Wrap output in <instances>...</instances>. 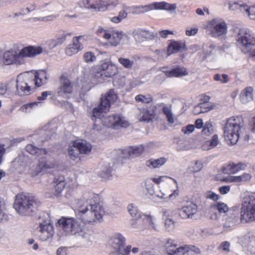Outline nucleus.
I'll use <instances>...</instances> for the list:
<instances>
[{
    "label": "nucleus",
    "instance_id": "obj_6",
    "mask_svg": "<svg viewBox=\"0 0 255 255\" xmlns=\"http://www.w3.org/2000/svg\"><path fill=\"white\" fill-rule=\"evenodd\" d=\"M238 45L245 54L249 53L251 56L255 57V38L247 30H240L237 39Z\"/></svg>",
    "mask_w": 255,
    "mask_h": 255
},
{
    "label": "nucleus",
    "instance_id": "obj_2",
    "mask_svg": "<svg viewBox=\"0 0 255 255\" xmlns=\"http://www.w3.org/2000/svg\"><path fill=\"white\" fill-rule=\"evenodd\" d=\"M224 131L225 139L232 144H236L239 139L245 141L249 139V135L245 130L241 117H232L228 119L224 127Z\"/></svg>",
    "mask_w": 255,
    "mask_h": 255
},
{
    "label": "nucleus",
    "instance_id": "obj_15",
    "mask_svg": "<svg viewBox=\"0 0 255 255\" xmlns=\"http://www.w3.org/2000/svg\"><path fill=\"white\" fill-rule=\"evenodd\" d=\"M73 90L72 84L70 80L64 75H61L60 79V85L57 89V95L64 97L71 94Z\"/></svg>",
    "mask_w": 255,
    "mask_h": 255
},
{
    "label": "nucleus",
    "instance_id": "obj_1",
    "mask_svg": "<svg viewBox=\"0 0 255 255\" xmlns=\"http://www.w3.org/2000/svg\"><path fill=\"white\" fill-rule=\"evenodd\" d=\"M98 199V194L90 191L85 192L77 203L79 219L63 217L58 221L56 226L69 234L75 236L85 244H90L93 236L85 224L101 219L106 212L104 205L96 202Z\"/></svg>",
    "mask_w": 255,
    "mask_h": 255
},
{
    "label": "nucleus",
    "instance_id": "obj_18",
    "mask_svg": "<svg viewBox=\"0 0 255 255\" xmlns=\"http://www.w3.org/2000/svg\"><path fill=\"white\" fill-rule=\"evenodd\" d=\"M180 215L182 218L192 219L194 215L200 210L198 206L194 203H190L179 210Z\"/></svg>",
    "mask_w": 255,
    "mask_h": 255
},
{
    "label": "nucleus",
    "instance_id": "obj_53",
    "mask_svg": "<svg viewBox=\"0 0 255 255\" xmlns=\"http://www.w3.org/2000/svg\"><path fill=\"white\" fill-rule=\"evenodd\" d=\"M119 4V0H108L106 6V11L111 10L115 8Z\"/></svg>",
    "mask_w": 255,
    "mask_h": 255
},
{
    "label": "nucleus",
    "instance_id": "obj_35",
    "mask_svg": "<svg viewBox=\"0 0 255 255\" xmlns=\"http://www.w3.org/2000/svg\"><path fill=\"white\" fill-rule=\"evenodd\" d=\"M166 161L164 157H161L157 159H150L146 161V165L152 168H158L163 165Z\"/></svg>",
    "mask_w": 255,
    "mask_h": 255
},
{
    "label": "nucleus",
    "instance_id": "obj_45",
    "mask_svg": "<svg viewBox=\"0 0 255 255\" xmlns=\"http://www.w3.org/2000/svg\"><path fill=\"white\" fill-rule=\"evenodd\" d=\"M47 3H45L42 4L41 5L39 6L37 3L35 2L30 3L27 5L25 10L26 11V13L31 12L37 9H40L42 7H44L47 6Z\"/></svg>",
    "mask_w": 255,
    "mask_h": 255
},
{
    "label": "nucleus",
    "instance_id": "obj_40",
    "mask_svg": "<svg viewBox=\"0 0 255 255\" xmlns=\"http://www.w3.org/2000/svg\"><path fill=\"white\" fill-rule=\"evenodd\" d=\"M135 100L137 102H141L144 104H149L152 102L153 97L150 94L143 95H138L135 97Z\"/></svg>",
    "mask_w": 255,
    "mask_h": 255
},
{
    "label": "nucleus",
    "instance_id": "obj_23",
    "mask_svg": "<svg viewBox=\"0 0 255 255\" xmlns=\"http://www.w3.org/2000/svg\"><path fill=\"white\" fill-rule=\"evenodd\" d=\"M32 74V78L34 81V85L36 87H40L45 84L49 78V76L44 71H41L39 73L31 72Z\"/></svg>",
    "mask_w": 255,
    "mask_h": 255
},
{
    "label": "nucleus",
    "instance_id": "obj_60",
    "mask_svg": "<svg viewBox=\"0 0 255 255\" xmlns=\"http://www.w3.org/2000/svg\"><path fill=\"white\" fill-rule=\"evenodd\" d=\"M203 168V164L201 161H196L194 166L192 167L193 172H198L200 171Z\"/></svg>",
    "mask_w": 255,
    "mask_h": 255
},
{
    "label": "nucleus",
    "instance_id": "obj_63",
    "mask_svg": "<svg viewBox=\"0 0 255 255\" xmlns=\"http://www.w3.org/2000/svg\"><path fill=\"white\" fill-rule=\"evenodd\" d=\"M52 92L50 91H45L41 93V95L37 97V99L39 101L44 100L46 99L48 95H51Z\"/></svg>",
    "mask_w": 255,
    "mask_h": 255
},
{
    "label": "nucleus",
    "instance_id": "obj_19",
    "mask_svg": "<svg viewBox=\"0 0 255 255\" xmlns=\"http://www.w3.org/2000/svg\"><path fill=\"white\" fill-rule=\"evenodd\" d=\"M42 52V49L40 47L29 46L21 49L20 51V55L25 61L26 57L31 58L40 54Z\"/></svg>",
    "mask_w": 255,
    "mask_h": 255
},
{
    "label": "nucleus",
    "instance_id": "obj_38",
    "mask_svg": "<svg viewBox=\"0 0 255 255\" xmlns=\"http://www.w3.org/2000/svg\"><path fill=\"white\" fill-rule=\"evenodd\" d=\"M96 0H81L79 4L81 7L85 8L88 10H94L96 11Z\"/></svg>",
    "mask_w": 255,
    "mask_h": 255
},
{
    "label": "nucleus",
    "instance_id": "obj_56",
    "mask_svg": "<svg viewBox=\"0 0 255 255\" xmlns=\"http://www.w3.org/2000/svg\"><path fill=\"white\" fill-rule=\"evenodd\" d=\"M83 58L85 61L87 63L94 62L96 59L94 54L91 52L85 53L84 55Z\"/></svg>",
    "mask_w": 255,
    "mask_h": 255
},
{
    "label": "nucleus",
    "instance_id": "obj_59",
    "mask_svg": "<svg viewBox=\"0 0 255 255\" xmlns=\"http://www.w3.org/2000/svg\"><path fill=\"white\" fill-rule=\"evenodd\" d=\"M195 129V127L193 125H189L182 128V131L185 134H190L192 133Z\"/></svg>",
    "mask_w": 255,
    "mask_h": 255
},
{
    "label": "nucleus",
    "instance_id": "obj_30",
    "mask_svg": "<svg viewBox=\"0 0 255 255\" xmlns=\"http://www.w3.org/2000/svg\"><path fill=\"white\" fill-rule=\"evenodd\" d=\"M74 142V145L78 148L81 154H87L90 152L92 146L90 143L85 140L75 141Z\"/></svg>",
    "mask_w": 255,
    "mask_h": 255
},
{
    "label": "nucleus",
    "instance_id": "obj_9",
    "mask_svg": "<svg viewBox=\"0 0 255 255\" xmlns=\"http://www.w3.org/2000/svg\"><path fill=\"white\" fill-rule=\"evenodd\" d=\"M126 239L121 234L117 233L114 235L111 238L109 244L115 250L116 255H129L130 252L131 246H128L124 248Z\"/></svg>",
    "mask_w": 255,
    "mask_h": 255
},
{
    "label": "nucleus",
    "instance_id": "obj_5",
    "mask_svg": "<svg viewBox=\"0 0 255 255\" xmlns=\"http://www.w3.org/2000/svg\"><path fill=\"white\" fill-rule=\"evenodd\" d=\"M118 99V95L114 89H110L107 94L101 98L98 107L94 108L92 119L93 120L101 119L103 113L109 111L111 103H114Z\"/></svg>",
    "mask_w": 255,
    "mask_h": 255
},
{
    "label": "nucleus",
    "instance_id": "obj_4",
    "mask_svg": "<svg viewBox=\"0 0 255 255\" xmlns=\"http://www.w3.org/2000/svg\"><path fill=\"white\" fill-rule=\"evenodd\" d=\"M128 209L130 215L136 219L132 221L131 226L133 228L141 230H144L147 228V226L145 223L142 222H146L148 223L149 228H151L156 231H159L160 228L154 223L152 217L150 215H144L145 218L142 220L138 219L141 217V215L137 207L131 204L128 206Z\"/></svg>",
    "mask_w": 255,
    "mask_h": 255
},
{
    "label": "nucleus",
    "instance_id": "obj_49",
    "mask_svg": "<svg viewBox=\"0 0 255 255\" xmlns=\"http://www.w3.org/2000/svg\"><path fill=\"white\" fill-rule=\"evenodd\" d=\"M71 34L68 33L67 34H62L60 37L51 41V45L53 47H55L58 45L62 44L66 40L67 36H71Z\"/></svg>",
    "mask_w": 255,
    "mask_h": 255
},
{
    "label": "nucleus",
    "instance_id": "obj_64",
    "mask_svg": "<svg viewBox=\"0 0 255 255\" xmlns=\"http://www.w3.org/2000/svg\"><path fill=\"white\" fill-rule=\"evenodd\" d=\"M67 249L66 247H61L59 248L57 250V255H67Z\"/></svg>",
    "mask_w": 255,
    "mask_h": 255
},
{
    "label": "nucleus",
    "instance_id": "obj_48",
    "mask_svg": "<svg viewBox=\"0 0 255 255\" xmlns=\"http://www.w3.org/2000/svg\"><path fill=\"white\" fill-rule=\"evenodd\" d=\"M108 0H96V11H106V6Z\"/></svg>",
    "mask_w": 255,
    "mask_h": 255
},
{
    "label": "nucleus",
    "instance_id": "obj_8",
    "mask_svg": "<svg viewBox=\"0 0 255 255\" xmlns=\"http://www.w3.org/2000/svg\"><path fill=\"white\" fill-rule=\"evenodd\" d=\"M30 72L20 74L16 79V93L20 96L28 95L33 90L32 85H34V81Z\"/></svg>",
    "mask_w": 255,
    "mask_h": 255
},
{
    "label": "nucleus",
    "instance_id": "obj_58",
    "mask_svg": "<svg viewBox=\"0 0 255 255\" xmlns=\"http://www.w3.org/2000/svg\"><path fill=\"white\" fill-rule=\"evenodd\" d=\"M206 197L208 199H210L214 201H216L219 199V196L216 193L210 191L206 193Z\"/></svg>",
    "mask_w": 255,
    "mask_h": 255
},
{
    "label": "nucleus",
    "instance_id": "obj_61",
    "mask_svg": "<svg viewBox=\"0 0 255 255\" xmlns=\"http://www.w3.org/2000/svg\"><path fill=\"white\" fill-rule=\"evenodd\" d=\"M146 190L147 191H148V192L151 194V195H153V194H155V196L159 198H161V199H166L167 197H165V196L166 195L164 193H156L154 192V191L153 190V189H149V188H146Z\"/></svg>",
    "mask_w": 255,
    "mask_h": 255
},
{
    "label": "nucleus",
    "instance_id": "obj_44",
    "mask_svg": "<svg viewBox=\"0 0 255 255\" xmlns=\"http://www.w3.org/2000/svg\"><path fill=\"white\" fill-rule=\"evenodd\" d=\"M175 221L171 218H166L164 221V227L166 231L171 232L175 228Z\"/></svg>",
    "mask_w": 255,
    "mask_h": 255
},
{
    "label": "nucleus",
    "instance_id": "obj_29",
    "mask_svg": "<svg viewBox=\"0 0 255 255\" xmlns=\"http://www.w3.org/2000/svg\"><path fill=\"white\" fill-rule=\"evenodd\" d=\"M26 150L30 154L40 157L41 155H45L47 151L45 148H38L32 144H27L25 147Z\"/></svg>",
    "mask_w": 255,
    "mask_h": 255
},
{
    "label": "nucleus",
    "instance_id": "obj_46",
    "mask_svg": "<svg viewBox=\"0 0 255 255\" xmlns=\"http://www.w3.org/2000/svg\"><path fill=\"white\" fill-rule=\"evenodd\" d=\"M231 244L228 241L222 242L218 247V249L222 253L228 254L230 251Z\"/></svg>",
    "mask_w": 255,
    "mask_h": 255
},
{
    "label": "nucleus",
    "instance_id": "obj_7",
    "mask_svg": "<svg viewBox=\"0 0 255 255\" xmlns=\"http://www.w3.org/2000/svg\"><path fill=\"white\" fill-rule=\"evenodd\" d=\"M241 219L245 222L255 221V193L246 196L243 199Z\"/></svg>",
    "mask_w": 255,
    "mask_h": 255
},
{
    "label": "nucleus",
    "instance_id": "obj_17",
    "mask_svg": "<svg viewBox=\"0 0 255 255\" xmlns=\"http://www.w3.org/2000/svg\"><path fill=\"white\" fill-rule=\"evenodd\" d=\"M3 62L5 65L15 64L21 65L24 63V61L20 57V53L11 50L5 52L3 54Z\"/></svg>",
    "mask_w": 255,
    "mask_h": 255
},
{
    "label": "nucleus",
    "instance_id": "obj_14",
    "mask_svg": "<svg viewBox=\"0 0 255 255\" xmlns=\"http://www.w3.org/2000/svg\"><path fill=\"white\" fill-rule=\"evenodd\" d=\"M84 36L73 37L72 44H69L65 49L66 54L70 56L82 50L84 48Z\"/></svg>",
    "mask_w": 255,
    "mask_h": 255
},
{
    "label": "nucleus",
    "instance_id": "obj_47",
    "mask_svg": "<svg viewBox=\"0 0 255 255\" xmlns=\"http://www.w3.org/2000/svg\"><path fill=\"white\" fill-rule=\"evenodd\" d=\"M214 131L213 127L210 122H206L203 127L202 133L205 136H209Z\"/></svg>",
    "mask_w": 255,
    "mask_h": 255
},
{
    "label": "nucleus",
    "instance_id": "obj_26",
    "mask_svg": "<svg viewBox=\"0 0 255 255\" xmlns=\"http://www.w3.org/2000/svg\"><path fill=\"white\" fill-rule=\"evenodd\" d=\"M143 150V147L140 145L137 146L129 147L124 150V153L126 154V157L133 158L140 155Z\"/></svg>",
    "mask_w": 255,
    "mask_h": 255
},
{
    "label": "nucleus",
    "instance_id": "obj_51",
    "mask_svg": "<svg viewBox=\"0 0 255 255\" xmlns=\"http://www.w3.org/2000/svg\"><path fill=\"white\" fill-rule=\"evenodd\" d=\"M214 80L216 81H220L222 83H227L229 81L228 75L227 74H223L220 75L219 74H216L214 76Z\"/></svg>",
    "mask_w": 255,
    "mask_h": 255
},
{
    "label": "nucleus",
    "instance_id": "obj_54",
    "mask_svg": "<svg viewBox=\"0 0 255 255\" xmlns=\"http://www.w3.org/2000/svg\"><path fill=\"white\" fill-rule=\"evenodd\" d=\"M210 104L208 102H204L203 103L200 104L199 106L196 108H200V113H206L213 108V107L211 105L210 106Z\"/></svg>",
    "mask_w": 255,
    "mask_h": 255
},
{
    "label": "nucleus",
    "instance_id": "obj_50",
    "mask_svg": "<svg viewBox=\"0 0 255 255\" xmlns=\"http://www.w3.org/2000/svg\"><path fill=\"white\" fill-rule=\"evenodd\" d=\"M163 112L166 115L168 122L170 124H173L174 120L171 109L168 107H164L163 108Z\"/></svg>",
    "mask_w": 255,
    "mask_h": 255
},
{
    "label": "nucleus",
    "instance_id": "obj_12",
    "mask_svg": "<svg viewBox=\"0 0 255 255\" xmlns=\"http://www.w3.org/2000/svg\"><path fill=\"white\" fill-rule=\"evenodd\" d=\"M38 229L39 236L42 241H46L51 238L54 235V228L49 218L39 223Z\"/></svg>",
    "mask_w": 255,
    "mask_h": 255
},
{
    "label": "nucleus",
    "instance_id": "obj_3",
    "mask_svg": "<svg viewBox=\"0 0 255 255\" xmlns=\"http://www.w3.org/2000/svg\"><path fill=\"white\" fill-rule=\"evenodd\" d=\"M38 207L34 197L24 193L18 194L15 198L13 207L21 216H31Z\"/></svg>",
    "mask_w": 255,
    "mask_h": 255
},
{
    "label": "nucleus",
    "instance_id": "obj_28",
    "mask_svg": "<svg viewBox=\"0 0 255 255\" xmlns=\"http://www.w3.org/2000/svg\"><path fill=\"white\" fill-rule=\"evenodd\" d=\"M185 43L182 41H171L168 47V55L185 48Z\"/></svg>",
    "mask_w": 255,
    "mask_h": 255
},
{
    "label": "nucleus",
    "instance_id": "obj_10",
    "mask_svg": "<svg viewBox=\"0 0 255 255\" xmlns=\"http://www.w3.org/2000/svg\"><path fill=\"white\" fill-rule=\"evenodd\" d=\"M224 220L223 229L227 232L232 230L236 225L245 222V220L241 219V211L238 210H230L226 214Z\"/></svg>",
    "mask_w": 255,
    "mask_h": 255
},
{
    "label": "nucleus",
    "instance_id": "obj_55",
    "mask_svg": "<svg viewBox=\"0 0 255 255\" xmlns=\"http://www.w3.org/2000/svg\"><path fill=\"white\" fill-rule=\"evenodd\" d=\"M119 63L126 68H131L133 65V62L128 59L120 58L118 59Z\"/></svg>",
    "mask_w": 255,
    "mask_h": 255
},
{
    "label": "nucleus",
    "instance_id": "obj_57",
    "mask_svg": "<svg viewBox=\"0 0 255 255\" xmlns=\"http://www.w3.org/2000/svg\"><path fill=\"white\" fill-rule=\"evenodd\" d=\"M245 10L248 13L250 18L252 20H255V6L250 7H246Z\"/></svg>",
    "mask_w": 255,
    "mask_h": 255
},
{
    "label": "nucleus",
    "instance_id": "obj_27",
    "mask_svg": "<svg viewBox=\"0 0 255 255\" xmlns=\"http://www.w3.org/2000/svg\"><path fill=\"white\" fill-rule=\"evenodd\" d=\"M254 89L252 87L244 89L240 94V99L243 103H247L253 100Z\"/></svg>",
    "mask_w": 255,
    "mask_h": 255
},
{
    "label": "nucleus",
    "instance_id": "obj_21",
    "mask_svg": "<svg viewBox=\"0 0 255 255\" xmlns=\"http://www.w3.org/2000/svg\"><path fill=\"white\" fill-rule=\"evenodd\" d=\"M156 109V107L153 106L140 110L138 115L139 121L146 122L151 121L155 117Z\"/></svg>",
    "mask_w": 255,
    "mask_h": 255
},
{
    "label": "nucleus",
    "instance_id": "obj_43",
    "mask_svg": "<svg viewBox=\"0 0 255 255\" xmlns=\"http://www.w3.org/2000/svg\"><path fill=\"white\" fill-rule=\"evenodd\" d=\"M229 8L231 10H236L237 9H240L241 10L242 9V8H245L246 7H247V5L246 3L242 2V1H237L234 2L232 3H229Z\"/></svg>",
    "mask_w": 255,
    "mask_h": 255
},
{
    "label": "nucleus",
    "instance_id": "obj_13",
    "mask_svg": "<svg viewBox=\"0 0 255 255\" xmlns=\"http://www.w3.org/2000/svg\"><path fill=\"white\" fill-rule=\"evenodd\" d=\"M104 124L108 127L114 129L119 127H126L128 123L123 117L120 115H113L104 119L102 121Z\"/></svg>",
    "mask_w": 255,
    "mask_h": 255
},
{
    "label": "nucleus",
    "instance_id": "obj_11",
    "mask_svg": "<svg viewBox=\"0 0 255 255\" xmlns=\"http://www.w3.org/2000/svg\"><path fill=\"white\" fill-rule=\"evenodd\" d=\"M176 7V4L175 3L170 4L165 1H162L155 2L144 6H135L133 7V8L138 10L139 12L140 13L152 9H165L169 11L170 12H172L175 10Z\"/></svg>",
    "mask_w": 255,
    "mask_h": 255
},
{
    "label": "nucleus",
    "instance_id": "obj_36",
    "mask_svg": "<svg viewBox=\"0 0 255 255\" xmlns=\"http://www.w3.org/2000/svg\"><path fill=\"white\" fill-rule=\"evenodd\" d=\"M44 155H41L39 158V166L42 168L44 169H51L53 168L56 166V162L53 160L52 161L46 160L43 158Z\"/></svg>",
    "mask_w": 255,
    "mask_h": 255
},
{
    "label": "nucleus",
    "instance_id": "obj_32",
    "mask_svg": "<svg viewBox=\"0 0 255 255\" xmlns=\"http://www.w3.org/2000/svg\"><path fill=\"white\" fill-rule=\"evenodd\" d=\"M251 175L249 173H244L240 176H229L222 179V181L226 182H241L249 180L251 179Z\"/></svg>",
    "mask_w": 255,
    "mask_h": 255
},
{
    "label": "nucleus",
    "instance_id": "obj_24",
    "mask_svg": "<svg viewBox=\"0 0 255 255\" xmlns=\"http://www.w3.org/2000/svg\"><path fill=\"white\" fill-rule=\"evenodd\" d=\"M245 166L246 165L242 163H240L237 164L230 163L222 167V171L225 174H234L239 170L244 168Z\"/></svg>",
    "mask_w": 255,
    "mask_h": 255
},
{
    "label": "nucleus",
    "instance_id": "obj_16",
    "mask_svg": "<svg viewBox=\"0 0 255 255\" xmlns=\"http://www.w3.org/2000/svg\"><path fill=\"white\" fill-rule=\"evenodd\" d=\"M212 24L214 26L212 31V35L215 37L224 38L227 32L226 23L222 20H213Z\"/></svg>",
    "mask_w": 255,
    "mask_h": 255
},
{
    "label": "nucleus",
    "instance_id": "obj_39",
    "mask_svg": "<svg viewBox=\"0 0 255 255\" xmlns=\"http://www.w3.org/2000/svg\"><path fill=\"white\" fill-rule=\"evenodd\" d=\"M80 153L81 152L78 149V148L75 146V145H74V142L72 146H69L68 155L71 159L75 160L78 158L79 159V155Z\"/></svg>",
    "mask_w": 255,
    "mask_h": 255
},
{
    "label": "nucleus",
    "instance_id": "obj_41",
    "mask_svg": "<svg viewBox=\"0 0 255 255\" xmlns=\"http://www.w3.org/2000/svg\"><path fill=\"white\" fill-rule=\"evenodd\" d=\"M213 207L217 210L219 213H227L230 211L228 205L224 203L219 202L213 205Z\"/></svg>",
    "mask_w": 255,
    "mask_h": 255
},
{
    "label": "nucleus",
    "instance_id": "obj_20",
    "mask_svg": "<svg viewBox=\"0 0 255 255\" xmlns=\"http://www.w3.org/2000/svg\"><path fill=\"white\" fill-rule=\"evenodd\" d=\"M166 252L169 255H183L186 252L184 248L177 247L175 241L168 239L165 244Z\"/></svg>",
    "mask_w": 255,
    "mask_h": 255
},
{
    "label": "nucleus",
    "instance_id": "obj_31",
    "mask_svg": "<svg viewBox=\"0 0 255 255\" xmlns=\"http://www.w3.org/2000/svg\"><path fill=\"white\" fill-rule=\"evenodd\" d=\"M53 182L55 184L54 186L56 194L58 196L65 186V178L63 176H58L55 177Z\"/></svg>",
    "mask_w": 255,
    "mask_h": 255
},
{
    "label": "nucleus",
    "instance_id": "obj_22",
    "mask_svg": "<svg viewBox=\"0 0 255 255\" xmlns=\"http://www.w3.org/2000/svg\"><path fill=\"white\" fill-rule=\"evenodd\" d=\"M100 69L104 72L106 77H112L118 73L117 67L109 61H104L100 65Z\"/></svg>",
    "mask_w": 255,
    "mask_h": 255
},
{
    "label": "nucleus",
    "instance_id": "obj_62",
    "mask_svg": "<svg viewBox=\"0 0 255 255\" xmlns=\"http://www.w3.org/2000/svg\"><path fill=\"white\" fill-rule=\"evenodd\" d=\"M159 33L161 37L166 38L169 34H173V31L169 30H163L160 31Z\"/></svg>",
    "mask_w": 255,
    "mask_h": 255
},
{
    "label": "nucleus",
    "instance_id": "obj_42",
    "mask_svg": "<svg viewBox=\"0 0 255 255\" xmlns=\"http://www.w3.org/2000/svg\"><path fill=\"white\" fill-rule=\"evenodd\" d=\"M124 36L123 32H115L113 33V41H111V45L114 46H117L120 44L121 40Z\"/></svg>",
    "mask_w": 255,
    "mask_h": 255
},
{
    "label": "nucleus",
    "instance_id": "obj_25",
    "mask_svg": "<svg viewBox=\"0 0 255 255\" xmlns=\"http://www.w3.org/2000/svg\"><path fill=\"white\" fill-rule=\"evenodd\" d=\"M132 7L125 4L122 5V9L119 12L118 15L111 18V20L114 23H118L126 18L128 13L130 12Z\"/></svg>",
    "mask_w": 255,
    "mask_h": 255
},
{
    "label": "nucleus",
    "instance_id": "obj_52",
    "mask_svg": "<svg viewBox=\"0 0 255 255\" xmlns=\"http://www.w3.org/2000/svg\"><path fill=\"white\" fill-rule=\"evenodd\" d=\"M219 48L217 47L215 45L210 44L208 46V49H207L205 52L204 58L214 54L215 53V51L218 50Z\"/></svg>",
    "mask_w": 255,
    "mask_h": 255
},
{
    "label": "nucleus",
    "instance_id": "obj_37",
    "mask_svg": "<svg viewBox=\"0 0 255 255\" xmlns=\"http://www.w3.org/2000/svg\"><path fill=\"white\" fill-rule=\"evenodd\" d=\"M112 169L109 163H106L103 165L99 172V175L104 179H108L111 177Z\"/></svg>",
    "mask_w": 255,
    "mask_h": 255
},
{
    "label": "nucleus",
    "instance_id": "obj_34",
    "mask_svg": "<svg viewBox=\"0 0 255 255\" xmlns=\"http://www.w3.org/2000/svg\"><path fill=\"white\" fill-rule=\"evenodd\" d=\"M220 141L217 134L214 135L211 139L206 141L202 145V148L204 150H208L216 147Z\"/></svg>",
    "mask_w": 255,
    "mask_h": 255
},
{
    "label": "nucleus",
    "instance_id": "obj_33",
    "mask_svg": "<svg viewBox=\"0 0 255 255\" xmlns=\"http://www.w3.org/2000/svg\"><path fill=\"white\" fill-rule=\"evenodd\" d=\"M166 75L169 77H180L188 74L186 69L184 67H177L170 71L165 72Z\"/></svg>",
    "mask_w": 255,
    "mask_h": 255
}]
</instances>
